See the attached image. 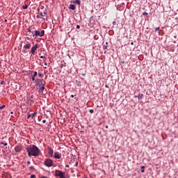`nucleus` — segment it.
Returning <instances> with one entry per match:
<instances>
[{"mask_svg":"<svg viewBox=\"0 0 178 178\" xmlns=\"http://www.w3.org/2000/svg\"><path fill=\"white\" fill-rule=\"evenodd\" d=\"M26 152L28 153V156L31 158V156H40L41 155V150L34 145H29L25 148Z\"/></svg>","mask_w":178,"mask_h":178,"instance_id":"nucleus-1","label":"nucleus"},{"mask_svg":"<svg viewBox=\"0 0 178 178\" xmlns=\"http://www.w3.org/2000/svg\"><path fill=\"white\" fill-rule=\"evenodd\" d=\"M44 165L47 166V168H51L54 166V161L51 159H46L44 161Z\"/></svg>","mask_w":178,"mask_h":178,"instance_id":"nucleus-2","label":"nucleus"},{"mask_svg":"<svg viewBox=\"0 0 178 178\" xmlns=\"http://www.w3.org/2000/svg\"><path fill=\"white\" fill-rule=\"evenodd\" d=\"M33 37H44V34H45V31L42 30L41 32L38 31H35L32 32Z\"/></svg>","mask_w":178,"mask_h":178,"instance_id":"nucleus-3","label":"nucleus"},{"mask_svg":"<svg viewBox=\"0 0 178 178\" xmlns=\"http://www.w3.org/2000/svg\"><path fill=\"white\" fill-rule=\"evenodd\" d=\"M65 172L57 170L55 171V176L56 177H58V178H66V177H65Z\"/></svg>","mask_w":178,"mask_h":178,"instance_id":"nucleus-4","label":"nucleus"},{"mask_svg":"<svg viewBox=\"0 0 178 178\" xmlns=\"http://www.w3.org/2000/svg\"><path fill=\"white\" fill-rule=\"evenodd\" d=\"M47 10H43V11L39 12V15H40L42 19H47Z\"/></svg>","mask_w":178,"mask_h":178,"instance_id":"nucleus-5","label":"nucleus"},{"mask_svg":"<svg viewBox=\"0 0 178 178\" xmlns=\"http://www.w3.org/2000/svg\"><path fill=\"white\" fill-rule=\"evenodd\" d=\"M37 49H38V44H35V46H33L31 49V54H32V55H34V54H35V51H37Z\"/></svg>","mask_w":178,"mask_h":178,"instance_id":"nucleus-6","label":"nucleus"},{"mask_svg":"<svg viewBox=\"0 0 178 178\" xmlns=\"http://www.w3.org/2000/svg\"><path fill=\"white\" fill-rule=\"evenodd\" d=\"M35 85L39 87L40 86H42L43 83H42V79H36L35 80Z\"/></svg>","mask_w":178,"mask_h":178,"instance_id":"nucleus-7","label":"nucleus"},{"mask_svg":"<svg viewBox=\"0 0 178 178\" xmlns=\"http://www.w3.org/2000/svg\"><path fill=\"white\" fill-rule=\"evenodd\" d=\"M31 48V43L30 42H26L24 46V49H30Z\"/></svg>","mask_w":178,"mask_h":178,"instance_id":"nucleus-8","label":"nucleus"},{"mask_svg":"<svg viewBox=\"0 0 178 178\" xmlns=\"http://www.w3.org/2000/svg\"><path fill=\"white\" fill-rule=\"evenodd\" d=\"M48 154L49 155V156H51L52 158V156H54V149H52V148L51 147H48Z\"/></svg>","mask_w":178,"mask_h":178,"instance_id":"nucleus-9","label":"nucleus"},{"mask_svg":"<svg viewBox=\"0 0 178 178\" xmlns=\"http://www.w3.org/2000/svg\"><path fill=\"white\" fill-rule=\"evenodd\" d=\"M54 158L56 159H60V158H62V154H59L58 152H55L54 153Z\"/></svg>","mask_w":178,"mask_h":178,"instance_id":"nucleus-10","label":"nucleus"},{"mask_svg":"<svg viewBox=\"0 0 178 178\" xmlns=\"http://www.w3.org/2000/svg\"><path fill=\"white\" fill-rule=\"evenodd\" d=\"M15 152H20V151H22V146L20 145L15 146Z\"/></svg>","mask_w":178,"mask_h":178,"instance_id":"nucleus-11","label":"nucleus"},{"mask_svg":"<svg viewBox=\"0 0 178 178\" xmlns=\"http://www.w3.org/2000/svg\"><path fill=\"white\" fill-rule=\"evenodd\" d=\"M33 74L32 75L31 79H32V81H35V77H37L38 73L35 71L33 72Z\"/></svg>","mask_w":178,"mask_h":178,"instance_id":"nucleus-12","label":"nucleus"},{"mask_svg":"<svg viewBox=\"0 0 178 178\" xmlns=\"http://www.w3.org/2000/svg\"><path fill=\"white\" fill-rule=\"evenodd\" d=\"M39 89L40 90L41 92H42V91H44L45 90V87H44V83L39 86Z\"/></svg>","mask_w":178,"mask_h":178,"instance_id":"nucleus-13","label":"nucleus"},{"mask_svg":"<svg viewBox=\"0 0 178 178\" xmlns=\"http://www.w3.org/2000/svg\"><path fill=\"white\" fill-rule=\"evenodd\" d=\"M69 9H71V10H74L76 9V6L73 4H70L69 6Z\"/></svg>","mask_w":178,"mask_h":178,"instance_id":"nucleus-14","label":"nucleus"},{"mask_svg":"<svg viewBox=\"0 0 178 178\" xmlns=\"http://www.w3.org/2000/svg\"><path fill=\"white\" fill-rule=\"evenodd\" d=\"M138 99H143L144 98V95L143 94H139L138 96H136Z\"/></svg>","mask_w":178,"mask_h":178,"instance_id":"nucleus-15","label":"nucleus"},{"mask_svg":"<svg viewBox=\"0 0 178 178\" xmlns=\"http://www.w3.org/2000/svg\"><path fill=\"white\" fill-rule=\"evenodd\" d=\"M103 49H108V42H106V43L103 45Z\"/></svg>","mask_w":178,"mask_h":178,"instance_id":"nucleus-16","label":"nucleus"},{"mask_svg":"<svg viewBox=\"0 0 178 178\" xmlns=\"http://www.w3.org/2000/svg\"><path fill=\"white\" fill-rule=\"evenodd\" d=\"M74 3H77V5H80L81 1L80 0H75V1H74Z\"/></svg>","mask_w":178,"mask_h":178,"instance_id":"nucleus-17","label":"nucleus"},{"mask_svg":"<svg viewBox=\"0 0 178 178\" xmlns=\"http://www.w3.org/2000/svg\"><path fill=\"white\" fill-rule=\"evenodd\" d=\"M141 172L142 173H144V172H145V170H144V169H145V166H144V165H143L142 167H141Z\"/></svg>","mask_w":178,"mask_h":178,"instance_id":"nucleus-18","label":"nucleus"},{"mask_svg":"<svg viewBox=\"0 0 178 178\" xmlns=\"http://www.w3.org/2000/svg\"><path fill=\"white\" fill-rule=\"evenodd\" d=\"M0 145H4L5 147H6V145H8V143H3V142H1V143H0Z\"/></svg>","mask_w":178,"mask_h":178,"instance_id":"nucleus-19","label":"nucleus"},{"mask_svg":"<svg viewBox=\"0 0 178 178\" xmlns=\"http://www.w3.org/2000/svg\"><path fill=\"white\" fill-rule=\"evenodd\" d=\"M31 118V114L30 113H27V119H30Z\"/></svg>","mask_w":178,"mask_h":178,"instance_id":"nucleus-20","label":"nucleus"},{"mask_svg":"<svg viewBox=\"0 0 178 178\" xmlns=\"http://www.w3.org/2000/svg\"><path fill=\"white\" fill-rule=\"evenodd\" d=\"M22 8H23V9H27V8H29V6L25 4V5H24V6H22Z\"/></svg>","mask_w":178,"mask_h":178,"instance_id":"nucleus-21","label":"nucleus"},{"mask_svg":"<svg viewBox=\"0 0 178 178\" xmlns=\"http://www.w3.org/2000/svg\"><path fill=\"white\" fill-rule=\"evenodd\" d=\"M37 19H42V17H41V15H37L36 16Z\"/></svg>","mask_w":178,"mask_h":178,"instance_id":"nucleus-22","label":"nucleus"},{"mask_svg":"<svg viewBox=\"0 0 178 178\" xmlns=\"http://www.w3.org/2000/svg\"><path fill=\"white\" fill-rule=\"evenodd\" d=\"M39 76L43 78L44 77V74H41V73H39Z\"/></svg>","mask_w":178,"mask_h":178,"instance_id":"nucleus-23","label":"nucleus"},{"mask_svg":"<svg viewBox=\"0 0 178 178\" xmlns=\"http://www.w3.org/2000/svg\"><path fill=\"white\" fill-rule=\"evenodd\" d=\"M36 115H37V113H33L32 114V118H35V116H36Z\"/></svg>","mask_w":178,"mask_h":178,"instance_id":"nucleus-24","label":"nucleus"},{"mask_svg":"<svg viewBox=\"0 0 178 178\" xmlns=\"http://www.w3.org/2000/svg\"><path fill=\"white\" fill-rule=\"evenodd\" d=\"M143 16H148V13L145 12L143 13Z\"/></svg>","mask_w":178,"mask_h":178,"instance_id":"nucleus-25","label":"nucleus"},{"mask_svg":"<svg viewBox=\"0 0 178 178\" xmlns=\"http://www.w3.org/2000/svg\"><path fill=\"white\" fill-rule=\"evenodd\" d=\"M5 105H2L1 107H0V109H3L5 108Z\"/></svg>","mask_w":178,"mask_h":178,"instance_id":"nucleus-26","label":"nucleus"},{"mask_svg":"<svg viewBox=\"0 0 178 178\" xmlns=\"http://www.w3.org/2000/svg\"><path fill=\"white\" fill-rule=\"evenodd\" d=\"M90 113H94V110L93 109H90Z\"/></svg>","mask_w":178,"mask_h":178,"instance_id":"nucleus-27","label":"nucleus"},{"mask_svg":"<svg viewBox=\"0 0 178 178\" xmlns=\"http://www.w3.org/2000/svg\"><path fill=\"white\" fill-rule=\"evenodd\" d=\"M155 31H159V27L156 28Z\"/></svg>","mask_w":178,"mask_h":178,"instance_id":"nucleus-28","label":"nucleus"},{"mask_svg":"<svg viewBox=\"0 0 178 178\" xmlns=\"http://www.w3.org/2000/svg\"><path fill=\"white\" fill-rule=\"evenodd\" d=\"M31 178H35V175H31Z\"/></svg>","mask_w":178,"mask_h":178,"instance_id":"nucleus-29","label":"nucleus"},{"mask_svg":"<svg viewBox=\"0 0 178 178\" xmlns=\"http://www.w3.org/2000/svg\"><path fill=\"white\" fill-rule=\"evenodd\" d=\"M31 163V162H30V161H27V165H30Z\"/></svg>","mask_w":178,"mask_h":178,"instance_id":"nucleus-30","label":"nucleus"},{"mask_svg":"<svg viewBox=\"0 0 178 178\" xmlns=\"http://www.w3.org/2000/svg\"><path fill=\"white\" fill-rule=\"evenodd\" d=\"M44 58H45L44 56H40L41 59H44Z\"/></svg>","mask_w":178,"mask_h":178,"instance_id":"nucleus-31","label":"nucleus"},{"mask_svg":"<svg viewBox=\"0 0 178 178\" xmlns=\"http://www.w3.org/2000/svg\"><path fill=\"white\" fill-rule=\"evenodd\" d=\"M42 123H47V120H42Z\"/></svg>","mask_w":178,"mask_h":178,"instance_id":"nucleus-32","label":"nucleus"},{"mask_svg":"<svg viewBox=\"0 0 178 178\" xmlns=\"http://www.w3.org/2000/svg\"><path fill=\"white\" fill-rule=\"evenodd\" d=\"M113 24L115 26V24H116V21H114V22H113Z\"/></svg>","mask_w":178,"mask_h":178,"instance_id":"nucleus-33","label":"nucleus"},{"mask_svg":"<svg viewBox=\"0 0 178 178\" xmlns=\"http://www.w3.org/2000/svg\"><path fill=\"white\" fill-rule=\"evenodd\" d=\"M31 170H33L34 169V167H30Z\"/></svg>","mask_w":178,"mask_h":178,"instance_id":"nucleus-34","label":"nucleus"},{"mask_svg":"<svg viewBox=\"0 0 178 178\" xmlns=\"http://www.w3.org/2000/svg\"><path fill=\"white\" fill-rule=\"evenodd\" d=\"M76 29H80V25H77Z\"/></svg>","mask_w":178,"mask_h":178,"instance_id":"nucleus-35","label":"nucleus"},{"mask_svg":"<svg viewBox=\"0 0 178 178\" xmlns=\"http://www.w3.org/2000/svg\"><path fill=\"white\" fill-rule=\"evenodd\" d=\"M26 49H24V52L26 53Z\"/></svg>","mask_w":178,"mask_h":178,"instance_id":"nucleus-36","label":"nucleus"},{"mask_svg":"<svg viewBox=\"0 0 178 178\" xmlns=\"http://www.w3.org/2000/svg\"><path fill=\"white\" fill-rule=\"evenodd\" d=\"M71 98H74V95H72Z\"/></svg>","mask_w":178,"mask_h":178,"instance_id":"nucleus-37","label":"nucleus"},{"mask_svg":"<svg viewBox=\"0 0 178 178\" xmlns=\"http://www.w3.org/2000/svg\"><path fill=\"white\" fill-rule=\"evenodd\" d=\"M48 65V63H44V66H47Z\"/></svg>","mask_w":178,"mask_h":178,"instance_id":"nucleus-38","label":"nucleus"},{"mask_svg":"<svg viewBox=\"0 0 178 178\" xmlns=\"http://www.w3.org/2000/svg\"><path fill=\"white\" fill-rule=\"evenodd\" d=\"M108 127H108V125L106 126V129H108Z\"/></svg>","mask_w":178,"mask_h":178,"instance_id":"nucleus-39","label":"nucleus"},{"mask_svg":"<svg viewBox=\"0 0 178 178\" xmlns=\"http://www.w3.org/2000/svg\"><path fill=\"white\" fill-rule=\"evenodd\" d=\"M65 168H69V165H65Z\"/></svg>","mask_w":178,"mask_h":178,"instance_id":"nucleus-40","label":"nucleus"},{"mask_svg":"<svg viewBox=\"0 0 178 178\" xmlns=\"http://www.w3.org/2000/svg\"><path fill=\"white\" fill-rule=\"evenodd\" d=\"M28 31H29L30 33H31V31L30 29H28Z\"/></svg>","mask_w":178,"mask_h":178,"instance_id":"nucleus-41","label":"nucleus"},{"mask_svg":"<svg viewBox=\"0 0 178 178\" xmlns=\"http://www.w3.org/2000/svg\"><path fill=\"white\" fill-rule=\"evenodd\" d=\"M42 178H47V177H42Z\"/></svg>","mask_w":178,"mask_h":178,"instance_id":"nucleus-42","label":"nucleus"},{"mask_svg":"<svg viewBox=\"0 0 178 178\" xmlns=\"http://www.w3.org/2000/svg\"><path fill=\"white\" fill-rule=\"evenodd\" d=\"M1 84H3V82H1Z\"/></svg>","mask_w":178,"mask_h":178,"instance_id":"nucleus-43","label":"nucleus"},{"mask_svg":"<svg viewBox=\"0 0 178 178\" xmlns=\"http://www.w3.org/2000/svg\"><path fill=\"white\" fill-rule=\"evenodd\" d=\"M1 84H3V82H1Z\"/></svg>","mask_w":178,"mask_h":178,"instance_id":"nucleus-44","label":"nucleus"},{"mask_svg":"<svg viewBox=\"0 0 178 178\" xmlns=\"http://www.w3.org/2000/svg\"><path fill=\"white\" fill-rule=\"evenodd\" d=\"M131 45H133V42H131Z\"/></svg>","mask_w":178,"mask_h":178,"instance_id":"nucleus-45","label":"nucleus"},{"mask_svg":"<svg viewBox=\"0 0 178 178\" xmlns=\"http://www.w3.org/2000/svg\"><path fill=\"white\" fill-rule=\"evenodd\" d=\"M122 63H124V61H123Z\"/></svg>","mask_w":178,"mask_h":178,"instance_id":"nucleus-46","label":"nucleus"}]
</instances>
